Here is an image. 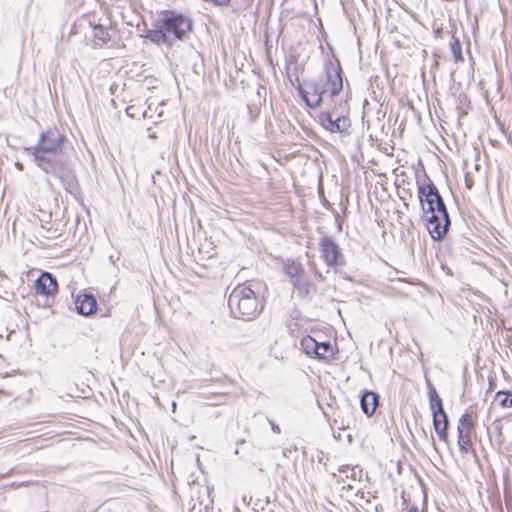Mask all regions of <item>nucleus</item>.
<instances>
[{"label":"nucleus","instance_id":"nucleus-1","mask_svg":"<svg viewBox=\"0 0 512 512\" xmlns=\"http://www.w3.org/2000/svg\"><path fill=\"white\" fill-rule=\"evenodd\" d=\"M66 141L67 137L57 127H49L27 151L41 170L58 178L69 193H76L78 182L63 152Z\"/></svg>","mask_w":512,"mask_h":512},{"label":"nucleus","instance_id":"nucleus-2","mask_svg":"<svg viewBox=\"0 0 512 512\" xmlns=\"http://www.w3.org/2000/svg\"><path fill=\"white\" fill-rule=\"evenodd\" d=\"M417 194L429 234L436 241L442 240L451 221L438 188L426 174L423 175V181L417 178Z\"/></svg>","mask_w":512,"mask_h":512},{"label":"nucleus","instance_id":"nucleus-3","mask_svg":"<svg viewBox=\"0 0 512 512\" xmlns=\"http://www.w3.org/2000/svg\"><path fill=\"white\" fill-rule=\"evenodd\" d=\"M191 17L173 10H164L147 30L145 37L156 45L172 47L176 42L185 40L193 31Z\"/></svg>","mask_w":512,"mask_h":512},{"label":"nucleus","instance_id":"nucleus-4","mask_svg":"<svg viewBox=\"0 0 512 512\" xmlns=\"http://www.w3.org/2000/svg\"><path fill=\"white\" fill-rule=\"evenodd\" d=\"M228 307L234 318L250 321L263 310L264 302L250 285L239 284L229 295Z\"/></svg>","mask_w":512,"mask_h":512},{"label":"nucleus","instance_id":"nucleus-5","mask_svg":"<svg viewBox=\"0 0 512 512\" xmlns=\"http://www.w3.org/2000/svg\"><path fill=\"white\" fill-rule=\"evenodd\" d=\"M429 404L433 416V427L440 440L448 443L449 419L436 389L429 384Z\"/></svg>","mask_w":512,"mask_h":512},{"label":"nucleus","instance_id":"nucleus-6","mask_svg":"<svg viewBox=\"0 0 512 512\" xmlns=\"http://www.w3.org/2000/svg\"><path fill=\"white\" fill-rule=\"evenodd\" d=\"M324 85L328 89L330 96H337L343 89L342 68L336 58H328L324 63Z\"/></svg>","mask_w":512,"mask_h":512},{"label":"nucleus","instance_id":"nucleus-7","mask_svg":"<svg viewBox=\"0 0 512 512\" xmlns=\"http://www.w3.org/2000/svg\"><path fill=\"white\" fill-rule=\"evenodd\" d=\"M305 85L307 89L298 82L296 86L298 95L309 108H318L323 102V95L328 91V89L324 83H320L315 80L307 81Z\"/></svg>","mask_w":512,"mask_h":512},{"label":"nucleus","instance_id":"nucleus-8","mask_svg":"<svg viewBox=\"0 0 512 512\" xmlns=\"http://www.w3.org/2000/svg\"><path fill=\"white\" fill-rule=\"evenodd\" d=\"M319 250L324 263L328 267L334 268L342 264L343 255L332 236L325 235L320 238Z\"/></svg>","mask_w":512,"mask_h":512},{"label":"nucleus","instance_id":"nucleus-9","mask_svg":"<svg viewBox=\"0 0 512 512\" xmlns=\"http://www.w3.org/2000/svg\"><path fill=\"white\" fill-rule=\"evenodd\" d=\"M321 125L332 133H343L350 127V120L346 116L333 119L331 112H322L319 116Z\"/></svg>","mask_w":512,"mask_h":512},{"label":"nucleus","instance_id":"nucleus-10","mask_svg":"<svg viewBox=\"0 0 512 512\" xmlns=\"http://www.w3.org/2000/svg\"><path fill=\"white\" fill-rule=\"evenodd\" d=\"M57 280L50 272H42L35 281V290L43 296H52L57 292Z\"/></svg>","mask_w":512,"mask_h":512},{"label":"nucleus","instance_id":"nucleus-11","mask_svg":"<svg viewBox=\"0 0 512 512\" xmlns=\"http://www.w3.org/2000/svg\"><path fill=\"white\" fill-rule=\"evenodd\" d=\"M75 308L78 314L89 316L97 309V301L93 294H79L75 299Z\"/></svg>","mask_w":512,"mask_h":512},{"label":"nucleus","instance_id":"nucleus-12","mask_svg":"<svg viewBox=\"0 0 512 512\" xmlns=\"http://www.w3.org/2000/svg\"><path fill=\"white\" fill-rule=\"evenodd\" d=\"M379 396L373 391H365L360 399V406L364 414L372 416L377 408Z\"/></svg>","mask_w":512,"mask_h":512},{"label":"nucleus","instance_id":"nucleus-13","mask_svg":"<svg viewBox=\"0 0 512 512\" xmlns=\"http://www.w3.org/2000/svg\"><path fill=\"white\" fill-rule=\"evenodd\" d=\"M285 275L290 279V282L304 276L305 270L300 262L288 259L283 266Z\"/></svg>","mask_w":512,"mask_h":512},{"label":"nucleus","instance_id":"nucleus-14","mask_svg":"<svg viewBox=\"0 0 512 512\" xmlns=\"http://www.w3.org/2000/svg\"><path fill=\"white\" fill-rule=\"evenodd\" d=\"M473 429V421L468 413H464L458 420L457 434L458 439L470 438Z\"/></svg>","mask_w":512,"mask_h":512},{"label":"nucleus","instance_id":"nucleus-15","mask_svg":"<svg viewBox=\"0 0 512 512\" xmlns=\"http://www.w3.org/2000/svg\"><path fill=\"white\" fill-rule=\"evenodd\" d=\"M315 357L319 360L330 361L334 358V349L330 341H318V347Z\"/></svg>","mask_w":512,"mask_h":512},{"label":"nucleus","instance_id":"nucleus-16","mask_svg":"<svg viewBox=\"0 0 512 512\" xmlns=\"http://www.w3.org/2000/svg\"><path fill=\"white\" fill-rule=\"evenodd\" d=\"M294 289L297 291L299 297L305 298L307 297L312 289V285L309 280L304 279L303 276H300L298 279H295L291 282Z\"/></svg>","mask_w":512,"mask_h":512},{"label":"nucleus","instance_id":"nucleus-17","mask_svg":"<svg viewBox=\"0 0 512 512\" xmlns=\"http://www.w3.org/2000/svg\"><path fill=\"white\" fill-rule=\"evenodd\" d=\"M301 347L307 355H316L318 341L310 335H307L301 339Z\"/></svg>","mask_w":512,"mask_h":512},{"label":"nucleus","instance_id":"nucleus-18","mask_svg":"<svg viewBox=\"0 0 512 512\" xmlns=\"http://www.w3.org/2000/svg\"><path fill=\"white\" fill-rule=\"evenodd\" d=\"M495 399L498 400L499 405L503 408H512V391L500 390L496 393Z\"/></svg>","mask_w":512,"mask_h":512},{"label":"nucleus","instance_id":"nucleus-19","mask_svg":"<svg viewBox=\"0 0 512 512\" xmlns=\"http://www.w3.org/2000/svg\"><path fill=\"white\" fill-rule=\"evenodd\" d=\"M450 49L453 54L455 62H462L464 60L461 43L458 37L452 36V40L450 42Z\"/></svg>","mask_w":512,"mask_h":512},{"label":"nucleus","instance_id":"nucleus-20","mask_svg":"<svg viewBox=\"0 0 512 512\" xmlns=\"http://www.w3.org/2000/svg\"><path fill=\"white\" fill-rule=\"evenodd\" d=\"M93 30L94 38L102 44H105L110 40V34L104 26L100 24L95 25Z\"/></svg>","mask_w":512,"mask_h":512},{"label":"nucleus","instance_id":"nucleus-21","mask_svg":"<svg viewBox=\"0 0 512 512\" xmlns=\"http://www.w3.org/2000/svg\"><path fill=\"white\" fill-rule=\"evenodd\" d=\"M457 442H458L459 449L463 454L474 453V450L472 448L471 437L458 439Z\"/></svg>","mask_w":512,"mask_h":512},{"label":"nucleus","instance_id":"nucleus-22","mask_svg":"<svg viewBox=\"0 0 512 512\" xmlns=\"http://www.w3.org/2000/svg\"><path fill=\"white\" fill-rule=\"evenodd\" d=\"M268 422L274 433L279 434L281 432L280 427L273 420L268 419Z\"/></svg>","mask_w":512,"mask_h":512},{"label":"nucleus","instance_id":"nucleus-23","mask_svg":"<svg viewBox=\"0 0 512 512\" xmlns=\"http://www.w3.org/2000/svg\"><path fill=\"white\" fill-rule=\"evenodd\" d=\"M408 512H422L418 509L417 506H411L409 509H408Z\"/></svg>","mask_w":512,"mask_h":512},{"label":"nucleus","instance_id":"nucleus-24","mask_svg":"<svg viewBox=\"0 0 512 512\" xmlns=\"http://www.w3.org/2000/svg\"><path fill=\"white\" fill-rule=\"evenodd\" d=\"M466 185L468 188H471L472 187V181L468 179V177L466 176Z\"/></svg>","mask_w":512,"mask_h":512},{"label":"nucleus","instance_id":"nucleus-25","mask_svg":"<svg viewBox=\"0 0 512 512\" xmlns=\"http://www.w3.org/2000/svg\"><path fill=\"white\" fill-rule=\"evenodd\" d=\"M172 409H173V411H175V409H176V403L175 402L172 403Z\"/></svg>","mask_w":512,"mask_h":512},{"label":"nucleus","instance_id":"nucleus-26","mask_svg":"<svg viewBox=\"0 0 512 512\" xmlns=\"http://www.w3.org/2000/svg\"><path fill=\"white\" fill-rule=\"evenodd\" d=\"M346 468H347V467H341V468H340V472H345V469H346Z\"/></svg>","mask_w":512,"mask_h":512},{"label":"nucleus","instance_id":"nucleus-27","mask_svg":"<svg viewBox=\"0 0 512 512\" xmlns=\"http://www.w3.org/2000/svg\"><path fill=\"white\" fill-rule=\"evenodd\" d=\"M407 197V194H404V196H401V199H405Z\"/></svg>","mask_w":512,"mask_h":512},{"label":"nucleus","instance_id":"nucleus-28","mask_svg":"<svg viewBox=\"0 0 512 512\" xmlns=\"http://www.w3.org/2000/svg\"><path fill=\"white\" fill-rule=\"evenodd\" d=\"M407 197V194H404V196H401V199H405Z\"/></svg>","mask_w":512,"mask_h":512}]
</instances>
